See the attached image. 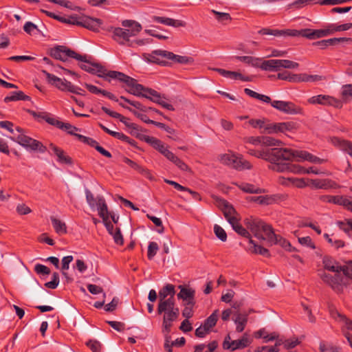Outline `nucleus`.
I'll list each match as a JSON object with an SVG mask.
<instances>
[{
  "label": "nucleus",
  "instance_id": "f257e3e1",
  "mask_svg": "<svg viewBox=\"0 0 352 352\" xmlns=\"http://www.w3.org/2000/svg\"><path fill=\"white\" fill-rule=\"evenodd\" d=\"M244 226L243 238H246L248 240L247 251L251 254L269 257L270 256L269 250L254 241L252 235L259 241H265V237L269 235L271 236L270 237L272 239V236L274 237V232L272 226L252 216L245 219Z\"/></svg>",
  "mask_w": 352,
  "mask_h": 352
},
{
  "label": "nucleus",
  "instance_id": "f03ea898",
  "mask_svg": "<svg viewBox=\"0 0 352 352\" xmlns=\"http://www.w3.org/2000/svg\"><path fill=\"white\" fill-rule=\"evenodd\" d=\"M122 82L129 87V89L127 91L131 94L146 98L169 111L175 110L172 104L165 101L166 98L164 96H162L159 92L153 89L138 84L135 79L126 75Z\"/></svg>",
  "mask_w": 352,
  "mask_h": 352
},
{
  "label": "nucleus",
  "instance_id": "7ed1b4c3",
  "mask_svg": "<svg viewBox=\"0 0 352 352\" xmlns=\"http://www.w3.org/2000/svg\"><path fill=\"white\" fill-rule=\"evenodd\" d=\"M324 268L329 271L335 272L334 275L324 273L321 278L324 282L327 283L337 293L342 292L344 286L347 285V278L350 277L344 272V270L346 265L342 267L335 261L324 258L323 260Z\"/></svg>",
  "mask_w": 352,
  "mask_h": 352
},
{
  "label": "nucleus",
  "instance_id": "20e7f679",
  "mask_svg": "<svg viewBox=\"0 0 352 352\" xmlns=\"http://www.w3.org/2000/svg\"><path fill=\"white\" fill-rule=\"evenodd\" d=\"M143 59L149 63H155L161 66H170L174 63L187 65L192 62V58L186 56L175 54L172 52L156 50L151 53H144Z\"/></svg>",
  "mask_w": 352,
  "mask_h": 352
},
{
  "label": "nucleus",
  "instance_id": "39448f33",
  "mask_svg": "<svg viewBox=\"0 0 352 352\" xmlns=\"http://www.w3.org/2000/svg\"><path fill=\"white\" fill-rule=\"evenodd\" d=\"M81 56L82 58L76 59L80 61L78 65L82 69L90 74H96L98 77L103 78L108 81H110L111 78L123 82L126 76L124 73L117 71H108L100 64L92 63L90 56L88 57L87 55H81Z\"/></svg>",
  "mask_w": 352,
  "mask_h": 352
},
{
  "label": "nucleus",
  "instance_id": "423d86ee",
  "mask_svg": "<svg viewBox=\"0 0 352 352\" xmlns=\"http://www.w3.org/2000/svg\"><path fill=\"white\" fill-rule=\"evenodd\" d=\"M122 28L111 27L109 31H112V38L122 45L134 47V43H131V37L136 36L142 29V25L132 20L123 21Z\"/></svg>",
  "mask_w": 352,
  "mask_h": 352
},
{
  "label": "nucleus",
  "instance_id": "0eeeda50",
  "mask_svg": "<svg viewBox=\"0 0 352 352\" xmlns=\"http://www.w3.org/2000/svg\"><path fill=\"white\" fill-rule=\"evenodd\" d=\"M157 311L159 315L163 316L164 329L166 332H170L173 322L176 321L179 316V309L176 306L175 300L159 302Z\"/></svg>",
  "mask_w": 352,
  "mask_h": 352
},
{
  "label": "nucleus",
  "instance_id": "6e6552de",
  "mask_svg": "<svg viewBox=\"0 0 352 352\" xmlns=\"http://www.w3.org/2000/svg\"><path fill=\"white\" fill-rule=\"evenodd\" d=\"M214 201L216 206L222 211L225 218L231 225L233 230L239 235H242L240 214L226 200L216 197Z\"/></svg>",
  "mask_w": 352,
  "mask_h": 352
},
{
  "label": "nucleus",
  "instance_id": "1a4fd4ad",
  "mask_svg": "<svg viewBox=\"0 0 352 352\" xmlns=\"http://www.w3.org/2000/svg\"><path fill=\"white\" fill-rule=\"evenodd\" d=\"M248 153L257 158H261L269 162L276 161L279 157L284 156L285 157H288L289 155V153L287 151L280 150V148L263 149L261 151L250 149Z\"/></svg>",
  "mask_w": 352,
  "mask_h": 352
},
{
  "label": "nucleus",
  "instance_id": "9d476101",
  "mask_svg": "<svg viewBox=\"0 0 352 352\" xmlns=\"http://www.w3.org/2000/svg\"><path fill=\"white\" fill-rule=\"evenodd\" d=\"M10 138L27 150L38 151L41 153H43L47 151L46 146H45L41 142L32 139L24 133L19 134L17 137H10Z\"/></svg>",
  "mask_w": 352,
  "mask_h": 352
},
{
  "label": "nucleus",
  "instance_id": "9b49d317",
  "mask_svg": "<svg viewBox=\"0 0 352 352\" xmlns=\"http://www.w3.org/2000/svg\"><path fill=\"white\" fill-rule=\"evenodd\" d=\"M294 129V124L292 122H270L264 121L262 133L267 134H274L278 133H286Z\"/></svg>",
  "mask_w": 352,
  "mask_h": 352
},
{
  "label": "nucleus",
  "instance_id": "f8f14e48",
  "mask_svg": "<svg viewBox=\"0 0 352 352\" xmlns=\"http://www.w3.org/2000/svg\"><path fill=\"white\" fill-rule=\"evenodd\" d=\"M44 72L46 75L48 82L55 86L58 89L63 91H67L71 93H78L77 86L74 85L71 82L67 81L64 78H60L55 75L51 74L48 72Z\"/></svg>",
  "mask_w": 352,
  "mask_h": 352
},
{
  "label": "nucleus",
  "instance_id": "ddd939ff",
  "mask_svg": "<svg viewBox=\"0 0 352 352\" xmlns=\"http://www.w3.org/2000/svg\"><path fill=\"white\" fill-rule=\"evenodd\" d=\"M307 102L311 104H320L323 106H332L336 108H341L342 102L329 95H317L309 98Z\"/></svg>",
  "mask_w": 352,
  "mask_h": 352
},
{
  "label": "nucleus",
  "instance_id": "4468645a",
  "mask_svg": "<svg viewBox=\"0 0 352 352\" xmlns=\"http://www.w3.org/2000/svg\"><path fill=\"white\" fill-rule=\"evenodd\" d=\"M50 55L53 58L62 61H66L68 58H81V54L67 49L63 46H58L51 50Z\"/></svg>",
  "mask_w": 352,
  "mask_h": 352
},
{
  "label": "nucleus",
  "instance_id": "2eb2a0df",
  "mask_svg": "<svg viewBox=\"0 0 352 352\" xmlns=\"http://www.w3.org/2000/svg\"><path fill=\"white\" fill-rule=\"evenodd\" d=\"M270 103L274 108L287 114L294 115L301 113V108L292 102L271 100Z\"/></svg>",
  "mask_w": 352,
  "mask_h": 352
},
{
  "label": "nucleus",
  "instance_id": "dca6fc26",
  "mask_svg": "<svg viewBox=\"0 0 352 352\" xmlns=\"http://www.w3.org/2000/svg\"><path fill=\"white\" fill-rule=\"evenodd\" d=\"M144 140L151 144L155 149L158 151L162 155H163L167 160H170L174 153L169 151L168 146L161 140L154 137L146 135L144 138Z\"/></svg>",
  "mask_w": 352,
  "mask_h": 352
},
{
  "label": "nucleus",
  "instance_id": "f3484780",
  "mask_svg": "<svg viewBox=\"0 0 352 352\" xmlns=\"http://www.w3.org/2000/svg\"><path fill=\"white\" fill-rule=\"evenodd\" d=\"M232 316V320L236 325V330L239 332L242 331V317L239 313V305L234 304L231 309L224 310L222 312L221 318L223 320H227Z\"/></svg>",
  "mask_w": 352,
  "mask_h": 352
},
{
  "label": "nucleus",
  "instance_id": "a211bd4d",
  "mask_svg": "<svg viewBox=\"0 0 352 352\" xmlns=\"http://www.w3.org/2000/svg\"><path fill=\"white\" fill-rule=\"evenodd\" d=\"M101 109L105 113H107L109 116L119 119L120 121L122 122L127 128L131 129V133H135L140 131L139 126L135 123L131 122L129 121V118L123 116L119 113L113 111L107 108L106 107H102Z\"/></svg>",
  "mask_w": 352,
  "mask_h": 352
},
{
  "label": "nucleus",
  "instance_id": "6ab92c4d",
  "mask_svg": "<svg viewBox=\"0 0 352 352\" xmlns=\"http://www.w3.org/2000/svg\"><path fill=\"white\" fill-rule=\"evenodd\" d=\"M329 142L338 149L348 153L352 157V142L333 136L329 138Z\"/></svg>",
  "mask_w": 352,
  "mask_h": 352
},
{
  "label": "nucleus",
  "instance_id": "aec40b11",
  "mask_svg": "<svg viewBox=\"0 0 352 352\" xmlns=\"http://www.w3.org/2000/svg\"><path fill=\"white\" fill-rule=\"evenodd\" d=\"M122 162L127 164L129 166H130L131 168H133V170H136L138 173L145 177L146 178L150 180L154 179L153 175L148 168L142 166L141 165L138 164L135 162L130 160L126 157H122Z\"/></svg>",
  "mask_w": 352,
  "mask_h": 352
},
{
  "label": "nucleus",
  "instance_id": "412c9836",
  "mask_svg": "<svg viewBox=\"0 0 352 352\" xmlns=\"http://www.w3.org/2000/svg\"><path fill=\"white\" fill-rule=\"evenodd\" d=\"M179 288L180 292L177 295V298L183 300L184 303L187 305H195V291L192 288L186 287L182 285H179Z\"/></svg>",
  "mask_w": 352,
  "mask_h": 352
},
{
  "label": "nucleus",
  "instance_id": "4be33fe9",
  "mask_svg": "<svg viewBox=\"0 0 352 352\" xmlns=\"http://www.w3.org/2000/svg\"><path fill=\"white\" fill-rule=\"evenodd\" d=\"M101 24L102 22L100 19L86 16H80L79 21V25L93 31H98Z\"/></svg>",
  "mask_w": 352,
  "mask_h": 352
},
{
  "label": "nucleus",
  "instance_id": "5701e85b",
  "mask_svg": "<svg viewBox=\"0 0 352 352\" xmlns=\"http://www.w3.org/2000/svg\"><path fill=\"white\" fill-rule=\"evenodd\" d=\"M49 148L52 151V154H54L57 157V161L59 163L61 164H72V160L70 157L65 155L64 151L54 145V144L51 143L49 145Z\"/></svg>",
  "mask_w": 352,
  "mask_h": 352
},
{
  "label": "nucleus",
  "instance_id": "b1692460",
  "mask_svg": "<svg viewBox=\"0 0 352 352\" xmlns=\"http://www.w3.org/2000/svg\"><path fill=\"white\" fill-rule=\"evenodd\" d=\"M152 19L154 22L174 28L185 27L186 25V23L184 21L173 19L168 17L153 16Z\"/></svg>",
  "mask_w": 352,
  "mask_h": 352
},
{
  "label": "nucleus",
  "instance_id": "393cba45",
  "mask_svg": "<svg viewBox=\"0 0 352 352\" xmlns=\"http://www.w3.org/2000/svg\"><path fill=\"white\" fill-rule=\"evenodd\" d=\"M175 286L171 284H167L159 292V302H163L168 300H175Z\"/></svg>",
  "mask_w": 352,
  "mask_h": 352
},
{
  "label": "nucleus",
  "instance_id": "a878e982",
  "mask_svg": "<svg viewBox=\"0 0 352 352\" xmlns=\"http://www.w3.org/2000/svg\"><path fill=\"white\" fill-rule=\"evenodd\" d=\"M50 124L55 126L57 128L67 132L69 134L76 136V138L78 134L75 132L80 130L78 128L69 123H65L56 119L50 120Z\"/></svg>",
  "mask_w": 352,
  "mask_h": 352
},
{
  "label": "nucleus",
  "instance_id": "bb28decb",
  "mask_svg": "<svg viewBox=\"0 0 352 352\" xmlns=\"http://www.w3.org/2000/svg\"><path fill=\"white\" fill-rule=\"evenodd\" d=\"M270 236V235L267 236V237H265V241H267L271 244H279L281 247H283L289 252H292L295 250V248H292L290 243L285 239L280 236V235H277L274 233V237L272 236L271 239Z\"/></svg>",
  "mask_w": 352,
  "mask_h": 352
},
{
  "label": "nucleus",
  "instance_id": "cd10ccee",
  "mask_svg": "<svg viewBox=\"0 0 352 352\" xmlns=\"http://www.w3.org/2000/svg\"><path fill=\"white\" fill-rule=\"evenodd\" d=\"M325 200L329 203L344 206L347 210L352 212V201L342 196H327Z\"/></svg>",
  "mask_w": 352,
  "mask_h": 352
},
{
  "label": "nucleus",
  "instance_id": "c85d7f7f",
  "mask_svg": "<svg viewBox=\"0 0 352 352\" xmlns=\"http://www.w3.org/2000/svg\"><path fill=\"white\" fill-rule=\"evenodd\" d=\"M220 161L223 164L239 168L241 166V161L232 153H226L220 157Z\"/></svg>",
  "mask_w": 352,
  "mask_h": 352
},
{
  "label": "nucleus",
  "instance_id": "c756f323",
  "mask_svg": "<svg viewBox=\"0 0 352 352\" xmlns=\"http://www.w3.org/2000/svg\"><path fill=\"white\" fill-rule=\"evenodd\" d=\"M280 150H285L287 151L289 153V155L288 157H281L282 158L286 160H292L294 157H297V161L301 162V161H307V158L309 157V154L310 153L306 151H293L289 148H280Z\"/></svg>",
  "mask_w": 352,
  "mask_h": 352
},
{
  "label": "nucleus",
  "instance_id": "7c9ffc66",
  "mask_svg": "<svg viewBox=\"0 0 352 352\" xmlns=\"http://www.w3.org/2000/svg\"><path fill=\"white\" fill-rule=\"evenodd\" d=\"M296 79L294 80L297 81V82H316L319 81H322L326 79L324 76L318 75V74H299L298 76L295 77Z\"/></svg>",
  "mask_w": 352,
  "mask_h": 352
},
{
  "label": "nucleus",
  "instance_id": "2f4dec72",
  "mask_svg": "<svg viewBox=\"0 0 352 352\" xmlns=\"http://www.w3.org/2000/svg\"><path fill=\"white\" fill-rule=\"evenodd\" d=\"M96 208L98 211V215L102 219L103 221L109 219L110 213L108 211V207L104 197L98 198V206Z\"/></svg>",
  "mask_w": 352,
  "mask_h": 352
},
{
  "label": "nucleus",
  "instance_id": "473e14b6",
  "mask_svg": "<svg viewBox=\"0 0 352 352\" xmlns=\"http://www.w3.org/2000/svg\"><path fill=\"white\" fill-rule=\"evenodd\" d=\"M261 68L265 71L278 72L280 70L279 59L262 60Z\"/></svg>",
  "mask_w": 352,
  "mask_h": 352
},
{
  "label": "nucleus",
  "instance_id": "72a5a7b5",
  "mask_svg": "<svg viewBox=\"0 0 352 352\" xmlns=\"http://www.w3.org/2000/svg\"><path fill=\"white\" fill-rule=\"evenodd\" d=\"M120 99L122 100H124V102L129 103V104L133 106L135 108L142 111H144V112H146L148 110H151V111H154L155 113H157V114H160V115H162V113L161 111H160L159 110L155 109V108H153V107H146V106L143 105L142 103H140V102H138V101H133V100H131L128 98H126V97L124 96H120Z\"/></svg>",
  "mask_w": 352,
  "mask_h": 352
},
{
  "label": "nucleus",
  "instance_id": "f704fd0d",
  "mask_svg": "<svg viewBox=\"0 0 352 352\" xmlns=\"http://www.w3.org/2000/svg\"><path fill=\"white\" fill-rule=\"evenodd\" d=\"M283 161L287 160L282 157H279L276 161L270 162L272 164L270 166V168L276 172L288 171L289 162Z\"/></svg>",
  "mask_w": 352,
  "mask_h": 352
},
{
  "label": "nucleus",
  "instance_id": "c9c22d12",
  "mask_svg": "<svg viewBox=\"0 0 352 352\" xmlns=\"http://www.w3.org/2000/svg\"><path fill=\"white\" fill-rule=\"evenodd\" d=\"M242 345V339H238L236 340H231L230 336H227L223 343V347L224 349H229L234 351L239 349Z\"/></svg>",
  "mask_w": 352,
  "mask_h": 352
},
{
  "label": "nucleus",
  "instance_id": "e433bc0d",
  "mask_svg": "<svg viewBox=\"0 0 352 352\" xmlns=\"http://www.w3.org/2000/svg\"><path fill=\"white\" fill-rule=\"evenodd\" d=\"M215 70L222 76L230 80H242V74L240 72H232L223 69H215Z\"/></svg>",
  "mask_w": 352,
  "mask_h": 352
},
{
  "label": "nucleus",
  "instance_id": "4c0bfd02",
  "mask_svg": "<svg viewBox=\"0 0 352 352\" xmlns=\"http://www.w3.org/2000/svg\"><path fill=\"white\" fill-rule=\"evenodd\" d=\"M30 100V96L25 95L23 91H13L10 96H8L4 98L5 102H9L11 101L24 100L28 101Z\"/></svg>",
  "mask_w": 352,
  "mask_h": 352
},
{
  "label": "nucleus",
  "instance_id": "58836bf2",
  "mask_svg": "<svg viewBox=\"0 0 352 352\" xmlns=\"http://www.w3.org/2000/svg\"><path fill=\"white\" fill-rule=\"evenodd\" d=\"M50 219L54 229L57 234L62 235L67 233V226L65 222L61 221L54 217H51Z\"/></svg>",
  "mask_w": 352,
  "mask_h": 352
},
{
  "label": "nucleus",
  "instance_id": "ea45409f",
  "mask_svg": "<svg viewBox=\"0 0 352 352\" xmlns=\"http://www.w3.org/2000/svg\"><path fill=\"white\" fill-rule=\"evenodd\" d=\"M243 91L250 98L257 99L265 103H270L271 102L270 97L266 95L258 94L250 89L245 88L243 89Z\"/></svg>",
  "mask_w": 352,
  "mask_h": 352
},
{
  "label": "nucleus",
  "instance_id": "a19ab883",
  "mask_svg": "<svg viewBox=\"0 0 352 352\" xmlns=\"http://www.w3.org/2000/svg\"><path fill=\"white\" fill-rule=\"evenodd\" d=\"M73 259H74V258L71 255L64 256L62 258V266H61L62 274L67 279V282L72 281V278L69 277L68 274L66 272V270H67L69 268V264L73 261Z\"/></svg>",
  "mask_w": 352,
  "mask_h": 352
},
{
  "label": "nucleus",
  "instance_id": "79ce46f5",
  "mask_svg": "<svg viewBox=\"0 0 352 352\" xmlns=\"http://www.w3.org/2000/svg\"><path fill=\"white\" fill-rule=\"evenodd\" d=\"M262 60L259 58L250 56H243V64L253 67H261Z\"/></svg>",
  "mask_w": 352,
  "mask_h": 352
},
{
  "label": "nucleus",
  "instance_id": "37998d69",
  "mask_svg": "<svg viewBox=\"0 0 352 352\" xmlns=\"http://www.w3.org/2000/svg\"><path fill=\"white\" fill-rule=\"evenodd\" d=\"M28 113L32 115L34 118L39 120H44L48 124H50V120H55L56 118L52 117L48 113L46 112H36L32 110H28Z\"/></svg>",
  "mask_w": 352,
  "mask_h": 352
},
{
  "label": "nucleus",
  "instance_id": "c03bdc74",
  "mask_svg": "<svg viewBox=\"0 0 352 352\" xmlns=\"http://www.w3.org/2000/svg\"><path fill=\"white\" fill-rule=\"evenodd\" d=\"M338 227L349 236H352V220L339 221L337 222Z\"/></svg>",
  "mask_w": 352,
  "mask_h": 352
},
{
  "label": "nucleus",
  "instance_id": "a18cd8bd",
  "mask_svg": "<svg viewBox=\"0 0 352 352\" xmlns=\"http://www.w3.org/2000/svg\"><path fill=\"white\" fill-rule=\"evenodd\" d=\"M282 144L280 140L270 136H261V145L265 146H276Z\"/></svg>",
  "mask_w": 352,
  "mask_h": 352
},
{
  "label": "nucleus",
  "instance_id": "49530a36",
  "mask_svg": "<svg viewBox=\"0 0 352 352\" xmlns=\"http://www.w3.org/2000/svg\"><path fill=\"white\" fill-rule=\"evenodd\" d=\"M85 195H86V200L89 206L91 208H94L98 206V199L99 197H102V196H97L95 197L92 192L88 190H85Z\"/></svg>",
  "mask_w": 352,
  "mask_h": 352
},
{
  "label": "nucleus",
  "instance_id": "de8ad7c7",
  "mask_svg": "<svg viewBox=\"0 0 352 352\" xmlns=\"http://www.w3.org/2000/svg\"><path fill=\"white\" fill-rule=\"evenodd\" d=\"M304 37L311 40L321 38L320 30L306 28L304 30Z\"/></svg>",
  "mask_w": 352,
  "mask_h": 352
},
{
  "label": "nucleus",
  "instance_id": "09e8293b",
  "mask_svg": "<svg viewBox=\"0 0 352 352\" xmlns=\"http://www.w3.org/2000/svg\"><path fill=\"white\" fill-rule=\"evenodd\" d=\"M169 161L172 162L174 164H175V166H177L180 170L183 171H187L189 170L188 166L175 154L169 160Z\"/></svg>",
  "mask_w": 352,
  "mask_h": 352
},
{
  "label": "nucleus",
  "instance_id": "8fccbe9b",
  "mask_svg": "<svg viewBox=\"0 0 352 352\" xmlns=\"http://www.w3.org/2000/svg\"><path fill=\"white\" fill-rule=\"evenodd\" d=\"M218 319L217 311L212 313L205 321L204 325L210 331L211 328L215 326Z\"/></svg>",
  "mask_w": 352,
  "mask_h": 352
},
{
  "label": "nucleus",
  "instance_id": "3c124183",
  "mask_svg": "<svg viewBox=\"0 0 352 352\" xmlns=\"http://www.w3.org/2000/svg\"><path fill=\"white\" fill-rule=\"evenodd\" d=\"M159 250V246L156 242L151 241L148 243L147 256L149 260H152L156 255Z\"/></svg>",
  "mask_w": 352,
  "mask_h": 352
},
{
  "label": "nucleus",
  "instance_id": "603ef678",
  "mask_svg": "<svg viewBox=\"0 0 352 352\" xmlns=\"http://www.w3.org/2000/svg\"><path fill=\"white\" fill-rule=\"evenodd\" d=\"M280 69L282 68L285 69H296L298 68L299 64L296 62H294L286 59H279Z\"/></svg>",
  "mask_w": 352,
  "mask_h": 352
},
{
  "label": "nucleus",
  "instance_id": "864d4df0",
  "mask_svg": "<svg viewBox=\"0 0 352 352\" xmlns=\"http://www.w3.org/2000/svg\"><path fill=\"white\" fill-rule=\"evenodd\" d=\"M80 19V16H78L74 14L67 17L60 16V19H58V21L65 23L79 25Z\"/></svg>",
  "mask_w": 352,
  "mask_h": 352
},
{
  "label": "nucleus",
  "instance_id": "5fc2aeb1",
  "mask_svg": "<svg viewBox=\"0 0 352 352\" xmlns=\"http://www.w3.org/2000/svg\"><path fill=\"white\" fill-rule=\"evenodd\" d=\"M336 314H337L338 318H339L340 321L342 322L343 330L345 331L344 329H346L347 330L352 331V320L338 312H336Z\"/></svg>",
  "mask_w": 352,
  "mask_h": 352
},
{
  "label": "nucleus",
  "instance_id": "6e6d98bb",
  "mask_svg": "<svg viewBox=\"0 0 352 352\" xmlns=\"http://www.w3.org/2000/svg\"><path fill=\"white\" fill-rule=\"evenodd\" d=\"M214 232L216 236L221 241H226L227 240V234L220 226L217 224L214 226Z\"/></svg>",
  "mask_w": 352,
  "mask_h": 352
},
{
  "label": "nucleus",
  "instance_id": "4d7b16f0",
  "mask_svg": "<svg viewBox=\"0 0 352 352\" xmlns=\"http://www.w3.org/2000/svg\"><path fill=\"white\" fill-rule=\"evenodd\" d=\"M263 192V190L258 186L250 184H243V192L259 194Z\"/></svg>",
  "mask_w": 352,
  "mask_h": 352
},
{
  "label": "nucleus",
  "instance_id": "13d9d810",
  "mask_svg": "<svg viewBox=\"0 0 352 352\" xmlns=\"http://www.w3.org/2000/svg\"><path fill=\"white\" fill-rule=\"evenodd\" d=\"M211 12L215 15V18L219 22L224 23L231 19V17L228 13L220 12L214 10H212Z\"/></svg>",
  "mask_w": 352,
  "mask_h": 352
},
{
  "label": "nucleus",
  "instance_id": "bf43d9fd",
  "mask_svg": "<svg viewBox=\"0 0 352 352\" xmlns=\"http://www.w3.org/2000/svg\"><path fill=\"white\" fill-rule=\"evenodd\" d=\"M59 284V274L54 272L52 274V280L45 283V286L50 289H56Z\"/></svg>",
  "mask_w": 352,
  "mask_h": 352
},
{
  "label": "nucleus",
  "instance_id": "052dcab7",
  "mask_svg": "<svg viewBox=\"0 0 352 352\" xmlns=\"http://www.w3.org/2000/svg\"><path fill=\"white\" fill-rule=\"evenodd\" d=\"M86 344L93 352H101L102 344L98 340H90L86 343Z\"/></svg>",
  "mask_w": 352,
  "mask_h": 352
},
{
  "label": "nucleus",
  "instance_id": "680f3d73",
  "mask_svg": "<svg viewBox=\"0 0 352 352\" xmlns=\"http://www.w3.org/2000/svg\"><path fill=\"white\" fill-rule=\"evenodd\" d=\"M77 138L82 142L83 143H85L89 146H91V147H94V148H96L97 146L98 145V143L97 141H96L95 140L91 138H88V137H86V136H84L82 135H77Z\"/></svg>",
  "mask_w": 352,
  "mask_h": 352
},
{
  "label": "nucleus",
  "instance_id": "e2e57ef3",
  "mask_svg": "<svg viewBox=\"0 0 352 352\" xmlns=\"http://www.w3.org/2000/svg\"><path fill=\"white\" fill-rule=\"evenodd\" d=\"M319 349L320 352H339V350L336 346H334L331 344H326L323 342L320 343Z\"/></svg>",
  "mask_w": 352,
  "mask_h": 352
},
{
  "label": "nucleus",
  "instance_id": "0e129e2a",
  "mask_svg": "<svg viewBox=\"0 0 352 352\" xmlns=\"http://www.w3.org/2000/svg\"><path fill=\"white\" fill-rule=\"evenodd\" d=\"M146 217H148V219H149L156 226L159 227L160 228L157 230V232L159 233H163L164 231V228L163 226V224H162V220L158 218V217H156L155 216H152L151 214H147Z\"/></svg>",
  "mask_w": 352,
  "mask_h": 352
},
{
  "label": "nucleus",
  "instance_id": "69168bd1",
  "mask_svg": "<svg viewBox=\"0 0 352 352\" xmlns=\"http://www.w3.org/2000/svg\"><path fill=\"white\" fill-rule=\"evenodd\" d=\"M277 76H278V78L280 79V80H288L289 82H297V81L293 80L296 79L295 77L298 76V74L291 75L289 72H284L278 73Z\"/></svg>",
  "mask_w": 352,
  "mask_h": 352
},
{
  "label": "nucleus",
  "instance_id": "338daca9",
  "mask_svg": "<svg viewBox=\"0 0 352 352\" xmlns=\"http://www.w3.org/2000/svg\"><path fill=\"white\" fill-rule=\"evenodd\" d=\"M264 197V205H272L280 200V196L278 195H267Z\"/></svg>",
  "mask_w": 352,
  "mask_h": 352
},
{
  "label": "nucleus",
  "instance_id": "774afa93",
  "mask_svg": "<svg viewBox=\"0 0 352 352\" xmlns=\"http://www.w3.org/2000/svg\"><path fill=\"white\" fill-rule=\"evenodd\" d=\"M342 95L346 100L352 99V85H346L342 87Z\"/></svg>",
  "mask_w": 352,
  "mask_h": 352
}]
</instances>
